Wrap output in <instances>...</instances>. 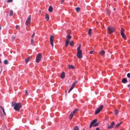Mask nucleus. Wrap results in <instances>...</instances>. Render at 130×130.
I'll list each match as a JSON object with an SVG mask.
<instances>
[{"label":"nucleus","instance_id":"nucleus-14","mask_svg":"<svg viewBox=\"0 0 130 130\" xmlns=\"http://www.w3.org/2000/svg\"><path fill=\"white\" fill-rule=\"evenodd\" d=\"M121 35L123 38L124 39H126V36L124 33H121Z\"/></svg>","mask_w":130,"mask_h":130},{"label":"nucleus","instance_id":"nucleus-23","mask_svg":"<svg viewBox=\"0 0 130 130\" xmlns=\"http://www.w3.org/2000/svg\"><path fill=\"white\" fill-rule=\"evenodd\" d=\"M74 130H79V129L78 126H76L74 128Z\"/></svg>","mask_w":130,"mask_h":130},{"label":"nucleus","instance_id":"nucleus-20","mask_svg":"<svg viewBox=\"0 0 130 130\" xmlns=\"http://www.w3.org/2000/svg\"><path fill=\"white\" fill-rule=\"evenodd\" d=\"M92 29L91 28H90L88 31V34L89 36L91 35V31Z\"/></svg>","mask_w":130,"mask_h":130},{"label":"nucleus","instance_id":"nucleus-11","mask_svg":"<svg viewBox=\"0 0 130 130\" xmlns=\"http://www.w3.org/2000/svg\"><path fill=\"white\" fill-rule=\"evenodd\" d=\"M65 76V74L64 72H62L60 76V77L61 78H64Z\"/></svg>","mask_w":130,"mask_h":130},{"label":"nucleus","instance_id":"nucleus-47","mask_svg":"<svg viewBox=\"0 0 130 130\" xmlns=\"http://www.w3.org/2000/svg\"><path fill=\"white\" fill-rule=\"evenodd\" d=\"M122 122H120L119 123H118L119 125H120L122 123Z\"/></svg>","mask_w":130,"mask_h":130},{"label":"nucleus","instance_id":"nucleus-16","mask_svg":"<svg viewBox=\"0 0 130 130\" xmlns=\"http://www.w3.org/2000/svg\"><path fill=\"white\" fill-rule=\"evenodd\" d=\"M68 66L69 69H74L75 68L72 65H68Z\"/></svg>","mask_w":130,"mask_h":130},{"label":"nucleus","instance_id":"nucleus-1","mask_svg":"<svg viewBox=\"0 0 130 130\" xmlns=\"http://www.w3.org/2000/svg\"><path fill=\"white\" fill-rule=\"evenodd\" d=\"M22 105L20 103H17L14 107V109L18 111H19L20 108L22 107Z\"/></svg>","mask_w":130,"mask_h":130},{"label":"nucleus","instance_id":"nucleus-13","mask_svg":"<svg viewBox=\"0 0 130 130\" xmlns=\"http://www.w3.org/2000/svg\"><path fill=\"white\" fill-rule=\"evenodd\" d=\"M31 58V57H29L25 59V60L26 63H27L29 61Z\"/></svg>","mask_w":130,"mask_h":130},{"label":"nucleus","instance_id":"nucleus-39","mask_svg":"<svg viewBox=\"0 0 130 130\" xmlns=\"http://www.w3.org/2000/svg\"><path fill=\"white\" fill-rule=\"evenodd\" d=\"M69 44V43H66V44H65V46L66 47L68 46V45Z\"/></svg>","mask_w":130,"mask_h":130},{"label":"nucleus","instance_id":"nucleus-27","mask_svg":"<svg viewBox=\"0 0 130 130\" xmlns=\"http://www.w3.org/2000/svg\"><path fill=\"white\" fill-rule=\"evenodd\" d=\"M76 11L77 12H78L80 10V9L79 8L77 7L76 8Z\"/></svg>","mask_w":130,"mask_h":130},{"label":"nucleus","instance_id":"nucleus-43","mask_svg":"<svg viewBox=\"0 0 130 130\" xmlns=\"http://www.w3.org/2000/svg\"><path fill=\"white\" fill-rule=\"evenodd\" d=\"M25 95H28V93H27V90H26V91H25Z\"/></svg>","mask_w":130,"mask_h":130},{"label":"nucleus","instance_id":"nucleus-7","mask_svg":"<svg viewBox=\"0 0 130 130\" xmlns=\"http://www.w3.org/2000/svg\"><path fill=\"white\" fill-rule=\"evenodd\" d=\"M54 39V38L53 36H52L50 38L51 44L52 45L53 47L54 46L53 42Z\"/></svg>","mask_w":130,"mask_h":130},{"label":"nucleus","instance_id":"nucleus-30","mask_svg":"<svg viewBox=\"0 0 130 130\" xmlns=\"http://www.w3.org/2000/svg\"><path fill=\"white\" fill-rule=\"evenodd\" d=\"M67 39H70L71 38V37L69 35H68L67 36Z\"/></svg>","mask_w":130,"mask_h":130},{"label":"nucleus","instance_id":"nucleus-17","mask_svg":"<svg viewBox=\"0 0 130 130\" xmlns=\"http://www.w3.org/2000/svg\"><path fill=\"white\" fill-rule=\"evenodd\" d=\"M45 18L48 21L49 19V17L48 15L47 14H46L45 15Z\"/></svg>","mask_w":130,"mask_h":130},{"label":"nucleus","instance_id":"nucleus-35","mask_svg":"<svg viewBox=\"0 0 130 130\" xmlns=\"http://www.w3.org/2000/svg\"><path fill=\"white\" fill-rule=\"evenodd\" d=\"M80 47H81V45L80 44L79 45L78 47H77V50H81L80 49Z\"/></svg>","mask_w":130,"mask_h":130},{"label":"nucleus","instance_id":"nucleus-57","mask_svg":"<svg viewBox=\"0 0 130 130\" xmlns=\"http://www.w3.org/2000/svg\"><path fill=\"white\" fill-rule=\"evenodd\" d=\"M83 130H85L84 129Z\"/></svg>","mask_w":130,"mask_h":130},{"label":"nucleus","instance_id":"nucleus-12","mask_svg":"<svg viewBox=\"0 0 130 130\" xmlns=\"http://www.w3.org/2000/svg\"><path fill=\"white\" fill-rule=\"evenodd\" d=\"M118 109H116L114 110V114L115 115H117L118 113Z\"/></svg>","mask_w":130,"mask_h":130},{"label":"nucleus","instance_id":"nucleus-10","mask_svg":"<svg viewBox=\"0 0 130 130\" xmlns=\"http://www.w3.org/2000/svg\"><path fill=\"white\" fill-rule=\"evenodd\" d=\"M53 8L51 6H50L49 7L48 11L50 12H52Z\"/></svg>","mask_w":130,"mask_h":130},{"label":"nucleus","instance_id":"nucleus-36","mask_svg":"<svg viewBox=\"0 0 130 130\" xmlns=\"http://www.w3.org/2000/svg\"><path fill=\"white\" fill-rule=\"evenodd\" d=\"M127 76L129 78H130V73H127Z\"/></svg>","mask_w":130,"mask_h":130},{"label":"nucleus","instance_id":"nucleus-42","mask_svg":"<svg viewBox=\"0 0 130 130\" xmlns=\"http://www.w3.org/2000/svg\"><path fill=\"white\" fill-rule=\"evenodd\" d=\"M35 32H34L33 34H32V36H31V38H32L33 37H34V36H35Z\"/></svg>","mask_w":130,"mask_h":130},{"label":"nucleus","instance_id":"nucleus-37","mask_svg":"<svg viewBox=\"0 0 130 130\" xmlns=\"http://www.w3.org/2000/svg\"><path fill=\"white\" fill-rule=\"evenodd\" d=\"M120 126L118 124L117 125H116V126H115V127L116 128H117L118 127Z\"/></svg>","mask_w":130,"mask_h":130},{"label":"nucleus","instance_id":"nucleus-5","mask_svg":"<svg viewBox=\"0 0 130 130\" xmlns=\"http://www.w3.org/2000/svg\"><path fill=\"white\" fill-rule=\"evenodd\" d=\"M103 107L104 106L103 105H101L95 111V115H96L103 108Z\"/></svg>","mask_w":130,"mask_h":130},{"label":"nucleus","instance_id":"nucleus-33","mask_svg":"<svg viewBox=\"0 0 130 130\" xmlns=\"http://www.w3.org/2000/svg\"><path fill=\"white\" fill-rule=\"evenodd\" d=\"M77 83V81H75L72 84V85L74 86L75 84Z\"/></svg>","mask_w":130,"mask_h":130},{"label":"nucleus","instance_id":"nucleus-34","mask_svg":"<svg viewBox=\"0 0 130 130\" xmlns=\"http://www.w3.org/2000/svg\"><path fill=\"white\" fill-rule=\"evenodd\" d=\"M16 102H13L12 103V105H15L16 104Z\"/></svg>","mask_w":130,"mask_h":130},{"label":"nucleus","instance_id":"nucleus-32","mask_svg":"<svg viewBox=\"0 0 130 130\" xmlns=\"http://www.w3.org/2000/svg\"><path fill=\"white\" fill-rule=\"evenodd\" d=\"M31 44H32L33 45H34V39H31Z\"/></svg>","mask_w":130,"mask_h":130},{"label":"nucleus","instance_id":"nucleus-40","mask_svg":"<svg viewBox=\"0 0 130 130\" xmlns=\"http://www.w3.org/2000/svg\"><path fill=\"white\" fill-rule=\"evenodd\" d=\"M12 0H8L7 1L8 2H12Z\"/></svg>","mask_w":130,"mask_h":130},{"label":"nucleus","instance_id":"nucleus-4","mask_svg":"<svg viewBox=\"0 0 130 130\" xmlns=\"http://www.w3.org/2000/svg\"><path fill=\"white\" fill-rule=\"evenodd\" d=\"M76 55L79 58H80L82 57V53L81 50H77Z\"/></svg>","mask_w":130,"mask_h":130},{"label":"nucleus","instance_id":"nucleus-31","mask_svg":"<svg viewBox=\"0 0 130 130\" xmlns=\"http://www.w3.org/2000/svg\"><path fill=\"white\" fill-rule=\"evenodd\" d=\"M124 31V30L123 28H122L121 31V33H123V32Z\"/></svg>","mask_w":130,"mask_h":130},{"label":"nucleus","instance_id":"nucleus-46","mask_svg":"<svg viewBox=\"0 0 130 130\" xmlns=\"http://www.w3.org/2000/svg\"><path fill=\"white\" fill-rule=\"evenodd\" d=\"M96 130H100L99 127H97L96 129Z\"/></svg>","mask_w":130,"mask_h":130},{"label":"nucleus","instance_id":"nucleus-22","mask_svg":"<svg viewBox=\"0 0 130 130\" xmlns=\"http://www.w3.org/2000/svg\"><path fill=\"white\" fill-rule=\"evenodd\" d=\"M74 115L72 114L71 113L70 114V120H71Z\"/></svg>","mask_w":130,"mask_h":130},{"label":"nucleus","instance_id":"nucleus-6","mask_svg":"<svg viewBox=\"0 0 130 130\" xmlns=\"http://www.w3.org/2000/svg\"><path fill=\"white\" fill-rule=\"evenodd\" d=\"M31 15H30L29 16L28 18L26 21V24L27 25H29L30 23L31 19Z\"/></svg>","mask_w":130,"mask_h":130},{"label":"nucleus","instance_id":"nucleus-45","mask_svg":"<svg viewBox=\"0 0 130 130\" xmlns=\"http://www.w3.org/2000/svg\"><path fill=\"white\" fill-rule=\"evenodd\" d=\"M93 51H90V54H92L93 53Z\"/></svg>","mask_w":130,"mask_h":130},{"label":"nucleus","instance_id":"nucleus-54","mask_svg":"<svg viewBox=\"0 0 130 130\" xmlns=\"http://www.w3.org/2000/svg\"><path fill=\"white\" fill-rule=\"evenodd\" d=\"M129 102L130 103V99H129Z\"/></svg>","mask_w":130,"mask_h":130},{"label":"nucleus","instance_id":"nucleus-44","mask_svg":"<svg viewBox=\"0 0 130 130\" xmlns=\"http://www.w3.org/2000/svg\"><path fill=\"white\" fill-rule=\"evenodd\" d=\"M64 0H62V1L61 2V4L63 3L64 2Z\"/></svg>","mask_w":130,"mask_h":130},{"label":"nucleus","instance_id":"nucleus-53","mask_svg":"<svg viewBox=\"0 0 130 130\" xmlns=\"http://www.w3.org/2000/svg\"><path fill=\"white\" fill-rule=\"evenodd\" d=\"M113 10H116V9H115V8H114V9H113Z\"/></svg>","mask_w":130,"mask_h":130},{"label":"nucleus","instance_id":"nucleus-55","mask_svg":"<svg viewBox=\"0 0 130 130\" xmlns=\"http://www.w3.org/2000/svg\"><path fill=\"white\" fill-rule=\"evenodd\" d=\"M65 92H66V90L65 91Z\"/></svg>","mask_w":130,"mask_h":130},{"label":"nucleus","instance_id":"nucleus-15","mask_svg":"<svg viewBox=\"0 0 130 130\" xmlns=\"http://www.w3.org/2000/svg\"><path fill=\"white\" fill-rule=\"evenodd\" d=\"M122 82L123 83H125L127 82V80L126 78H123L122 80Z\"/></svg>","mask_w":130,"mask_h":130},{"label":"nucleus","instance_id":"nucleus-8","mask_svg":"<svg viewBox=\"0 0 130 130\" xmlns=\"http://www.w3.org/2000/svg\"><path fill=\"white\" fill-rule=\"evenodd\" d=\"M97 120L96 119H95L93 120L91 123L90 126H89V128H90L92 126V125H94L95 123L97 122Z\"/></svg>","mask_w":130,"mask_h":130},{"label":"nucleus","instance_id":"nucleus-38","mask_svg":"<svg viewBox=\"0 0 130 130\" xmlns=\"http://www.w3.org/2000/svg\"><path fill=\"white\" fill-rule=\"evenodd\" d=\"M69 39H67L66 40V41L65 43H69Z\"/></svg>","mask_w":130,"mask_h":130},{"label":"nucleus","instance_id":"nucleus-2","mask_svg":"<svg viewBox=\"0 0 130 130\" xmlns=\"http://www.w3.org/2000/svg\"><path fill=\"white\" fill-rule=\"evenodd\" d=\"M107 32L109 34H111L115 30V28L113 27L109 26L107 27Z\"/></svg>","mask_w":130,"mask_h":130},{"label":"nucleus","instance_id":"nucleus-25","mask_svg":"<svg viewBox=\"0 0 130 130\" xmlns=\"http://www.w3.org/2000/svg\"><path fill=\"white\" fill-rule=\"evenodd\" d=\"M70 44V46H74V42L73 41H71Z\"/></svg>","mask_w":130,"mask_h":130},{"label":"nucleus","instance_id":"nucleus-51","mask_svg":"<svg viewBox=\"0 0 130 130\" xmlns=\"http://www.w3.org/2000/svg\"><path fill=\"white\" fill-rule=\"evenodd\" d=\"M2 62V61H1V59H0V63H1Z\"/></svg>","mask_w":130,"mask_h":130},{"label":"nucleus","instance_id":"nucleus-49","mask_svg":"<svg viewBox=\"0 0 130 130\" xmlns=\"http://www.w3.org/2000/svg\"><path fill=\"white\" fill-rule=\"evenodd\" d=\"M108 14H110V12L109 11H108Z\"/></svg>","mask_w":130,"mask_h":130},{"label":"nucleus","instance_id":"nucleus-19","mask_svg":"<svg viewBox=\"0 0 130 130\" xmlns=\"http://www.w3.org/2000/svg\"><path fill=\"white\" fill-rule=\"evenodd\" d=\"M74 87V86L72 85V86L68 90V93H69L71 91V90L73 89Z\"/></svg>","mask_w":130,"mask_h":130},{"label":"nucleus","instance_id":"nucleus-50","mask_svg":"<svg viewBox=\"0 0 130 130\" xmlns=\"http://www.w3.org/2000/svg\"><path fill=\"white\" fill-rule=\"evenodd\" d=\"M128 87H129L130 86V84L128 85Z\"/></svg>","mask_w":130,"mask_h":130},{"label":"nucleus","instance_id":"nucleus-9","mask_svg":"<svg viewBox=\"0 0 130 130\" xmlns=\"http://www.w3.org/2000/svg\"><path fill=\"white\" fill-rule=\"evenodd\" d=\"M115 123L114 122H112L111 124V125L110 126H109L108 125V129H111L113 127V126H114L115 125Z\"/></svg>","mask_w":130,"mask_h":130},{"label":"nucleus","instance_id":"nucleus-21","mask_svg":"<svg viewBox=\"0 0 130 130\" xmlns=\"http://www.w3.org/2000/svg\"><path fill=\"white\" fill-rule=\"evenodd\" d=\"M13 14V11L12 10H11L9 13V16H12Z\"/></svg>","mask_w":130,"mask_h":130},{"label":"nucleus","instance_id":"nucleus-3","mask_svg":"<svg viewBox=\"0 0 130 130\" xmlns=\"http://www.w3.org/2000/svg\"><path fill=\"white\" fill-rule=\"evenodd\" d=\"M42 56V54L41 53L38 54L36 58V62L38 63L41 60V58Z\"/></svg>","mask_w":130,"mask_h":130},{"label":"nucleus","instance_id":"nucleus-29","mask_svg":"<svg viewBox=\"0 0 130 130\" xmlns=\"http://www.w3.org/2000/svg\"><path fill=\"white\" fill-rule=\"evenodd\" d=\"M99 122L97 123H96L95 124H94V125H93V126L94 127H95L97 126L98 125V124H99Z\"/></svg>","mask_w":130,"mask_h":130},{"label":"nucleus","instance_id":"nucleus-26","mask_svg":"<svg viewBox=\"0 0 130 130\" xmlns=\"http://www.w3.org/2000/svg\"><path fill=\"white\" fill-rule=\"evenodd\" d=\"M1 107V108L2 109V110H3V113H4V115H6V114L5 112V110H4V108L3 107Z\"/></svg>","mask_w":130,"mask_h":130},{"label":"nucleus","instance_id":"nucleus-48","mask_svg":"<svg viewBox=\"0 0 130 130\" xmlns=\"http://www.w3.org/2000/svg\"><path fill=\"white\" fill-rule=\"evenodd\" d=\"M12 38L13 40H14L15 39V38L14 37H13Z\"/></svg>","mask_w":130,"mask_h":130},{"label":"nucleus","instance_id":"nucleus-18","mask_svg":"<svg viewBox=\"0 0 130 130\" xmlns=\"http://www.w3.org/2000/svg\"><path fill=\"white\" fill-rule=\"evenodd\" d=\"M78 108H75L74 109V110L73 111V112H71V113H72V114L74 115L75 112L78 111Z\"/></svg>","mask_w":130,"mask_h":130},{"label":"nucleus","instance_id":"nucleus-41","mask_svg":"<svg viewBox=\"0 0 130 130\" xmlns=\"http://www.w3.org/2000/svg\"><path fill=\"white\" fill-rule=\"evenodd\" d=\"M19 27V26L18 25H16L15 26V28L16 29H18Z\"/></svg>","mask_w":130,"mask_h":130},{"label":"nucleus","instance_id":"nucleus-52","mask_svg":"<svg viewBox=\"0 0 130 130\" xmlns=\"http://www.w3.org/2000/svg\"><path fill=\"white\" fill-rule=\"evenodd\" d=\"M1 27L0 26V30H1Z\"/></svg>","mask_w":130,"mask_h":130},{"label":"nucleus","instance_id":"nucleus-24","mask_svg":"<svg viewBox=\"0 0 130 130\" xmlns=\"http://www.w3.org/2000/svg\"><path fill=\"white\" fill-rule=\"evenodd\" d=\"M105 53V51L103 50L100 52V54L101 56H103Z\"/></svg>","mask_w":130,"mask_h":130},{"label":"nucleus","instance_id":"nucleus-56","mask_svg":"<svg viewBox=\"0 0 130 130\" xmlns=\"http://www.w3.org/2000/svg\"><path fill=\"white\" fill-rule=\"evenodd\" d=\"M1 117H2V116H1Z\"/></svg>","mask_w":130,"mask_h":130},{"label":"nucleus","instance_id":"nucleus-28","mask_svg":"<svg viewBox=\"0 0 130 130\" xmlns=\"http://www.w3.org/2000/svg\"><path fill=\"white\" fill-rule=\"evenodd\" d=\"M8 61L7 60H5L4 61V63L6 64H8Z\"/></svg>","mask_w":130,"mask_h":130}]
</instances>
